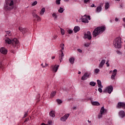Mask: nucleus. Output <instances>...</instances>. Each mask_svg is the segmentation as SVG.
Returning <instances> with one entry per match:
<instances>
[{
  "label": "nucleus",
  "mask_w": 125,
  "mask_h": 125,
  "mask_svg": "<svg viewBox=\"0 0 125 125\" xmlns=\"http://www.w3.org/2000/svg\"><path fill=\"white\" fill-rule=\"evenodd\" d=\"M69 61L70 63H71V64H73L75 62V58H70L69 59Z\"/></svg>",
  "instance_id": "393cba45"
},
{
  "label": "nucleus",
  "mask_w": 125,
  "mask_h": 125,
  "mask_svg": "<svg viewBox=\"0 0 125 125\" xmlns=\"http://www.w3.org/2000/svg\"><path fill=\"white\" fill-rule=\"evenodd\" d=\"M73 109H76V107H73Z\"/></svg>",
  "instance_id": "338daca9"
},
{
  "label": "nucleus",
  "mask_w": 125,
  "mask_h": 125,
  "mask_svg": "<svg viewBox=\"0 0 125 125\" xmlns=\"http://www.w3.org/2000/svg\"><path fill=\"white\" fill-rule=\"evenodd\" d=\"M115 21L116 22H118L119 21V19L117 18H116L115 19Z\"/></svg>",
  "instance_id": "5fc2aeb1"
},
{
  "label": "nucleus",
  "mask_w": 125,
  "mask_h": 125,
  "mask_svg": "<svg viewBox=\"0 0 125 125\" xmlns=\"http://www.w3.org/2000/svg\"><path fill=\"white\" fill-rule=\"evenodd\" d=\"M41 66H43V63H42Z\"/></svg>",
  "instance_id": "69168bd1"
},
{
  "label": "nucleus",
  "mask_w": 125,
  "mask_h": 125,
  "mask_svg": "<svg viewBox=\"0 0 125 125\" xmlns=\"http://www.w3.org/2000/svg\"><path fill=\"white\" fill-rule=\"evenodd\" d=\"M49 115L52 118H54L55 117V111L51 110L49 113Z\"/></svg>",
  "instance_id": "a211bd4d"
},
{
  "label": "nucleus",
  "mask_w": 125,
  "mask_h": 125,
  "mask_svg": "<svg viewBox=\"0 0 125 125\" xmlns=\"http://www.w3.org/2000/svg\"><path fill=\"white\" fill-rule=\"evenodd\" d=\"M44 12H45V8L44 7H43L42 8L40 14L41 16L43 15V14H44Z\"/></svg>",
  "instance_id": "6ab92c4d"
},
{
  "label": "nucleus",
  "mask_w": 125,
  "mask_h": 125,
  "mask_svg": "<svg viewBox=\"0 0 125 125\" xmlns=\"http://www.w3.org/2000/svg\"><path fill=\"white\" fill-rule=\"evenodd\" d=\"M115 77L114 75H111V79H112V80H114V79H115Z\"/></svg>",
  "instance_id": "603ef678"
},
{
  "label": "nucleus",
  "mask_w": 125,
  "mask_h": 125,
  "mask_svg": "<svg viewBox=\"0 0 125 125\" xmlns=\"http://www.w3.org/2000/svg\"><path fill=\"white\" fill-rule=\"evenodd\" d=\"M33 18L37 19V21H41V17L38 15H36Z\"/></svg>",
  "instance_id": "a878e982"
},
{
  "label": "nucleus",
  "mask_w": 125,
  "mask_h": 125,
  "mask_svg": "<svg viewBox=\"0 0 125 125\" xmlns=\"http://www.w3.org/2000/svg\"><path fill=\"white\" fill-rule=\"evenodd\" d=\"M113 45L115 48H121L122 47V38L117 37L113 41Z\"/></svg>",
  "instance_id": "20e7f679"
},
{
  "label": "nucleus",
  "mask_w": 125,
  "mask_h": 125,
  "mask_svg": "<svg viewBox=\"0 0 125 125\" xmlns=\"http://www.w3.org/2000/svg\"><path fill=\"white\" fill-rule=\"evenodd\" d=\"M102 116H103V113H99L98 115V119H101V118H102Z\"/></svg>",
  "instance_id": "72a5a7b5"
},
{
  "label": "nucleus",
  "mask_w": 125,
  "mask_h": 125,
  "mask_svg": "<svg viewBox=\"0 0 125 125\" xmlns=\"http://www.w3.org/2000/svg\"><path fill=\"white\" fill-rule=\"evenodd\" d=\"M6 34L5 35V37H10L12 35L10 31H6Z\"/></svg>",
  "instance_id": "bb28decb"
},
{
  "label": "nucleus",
  "mask_w": 125,
  "mask_h": 125,
  "mask_svg": "<svg viewBox=\"0 0 125 125\" xmlns=\"http://www.w3.org/2000/svg\"><path fill=\"white\" fill-rule=\"evenodd\" d=\"M60 1H61V0H56V2L57 4H60Z\"/></svg>",
  "instance_id": "a19ab883"
},
{
  "label": "nucleus",
  "mask_w": 125,
  "mask_h": 125,
  "mask_svg": "<svg viewBox=\"0 0 125 125\" xmlns=\"http://www.w3.org/2000/svg\"><path fill=\"white\" fill-rule=\"evenodd\" d=\"M82 22L83 23H88V20L86 19L85 16L82 18Z\"/></svg>",
  "instance_id": "aec40b11"
},
{
  "label": "nucleus",
  "mask_w": 125,
  "mask_h": 125,
  "mask_svg": "<svg viewBox=\"0 0 125 125\" xmlns=\"http://www.w3.org/2000/svg\"><path fill=\"white\" fill-rule=\"evenodd\" d=\"M106 67H109L110 64H109V61L106 62Z\"/></svg>",
  "instance_id": "c03bdc74"
},
{
  "label": "nucleus",
  "mask_w": 125,
  "mask_h": 125,
  "mask_svg": "<svg viewBox=\"0 0 125 125\" xmlns=\"http://www.w3.org/2000/svg\"><path fill=\"white\" fill-rule=\"evenodd\" d=\"M77 51H78V52H79L80 53H82V52H83V50H81V49H77Z\"/></svg>",
  "instance_id": "de8ad7c7"
},
{
  "label": "nucleus",
  "mask_w": 125,
  "mask_h": 125,
  "mask_svg": "<svg viewBox=\"0 0 125 125\" xmlns=\"http://www.w3.org/2000/svg\"><path fill=\"white\" fill-rule=\"evenodd\" d=\"M2 66V65L1 64H0V68H1Z\"/></svg>",
  "instance_id": "0e129e2a"
},
{
  "label": "nucleus",
  "mask_w": 125,
  "mask_h": 125,
  "mask_svg": "<svg viewBox=\"0 0 125 125\" xmlns=\"http://www.w3.org/2000/svg\"><path fill=\"white\" fill-rule=\"evenodd\" d=\"M57 39V36H53L52 40H56Z\"/></svg>",
  "instance_id": "49530a36"
},
{
  "label": "nucleus",
  "mask_w": 125,
  "mask_h": 125,
  "mask_svg": "<svg viewBox=\"0 0 125 125\" xmlns=\"http://www.w3.org/2000/svg\"><path fill=\"white\" fill-rule=\"evenodd\" d=\"M53 17H54V20H56L57 19V15H56V14L53 13L52 14Z\"/></svg>",
  "instance_id": "f704fd0d"
},
{
  "label": "nucleus",
  "mask_w": 125,
  "mask_h": 125,
  "mask_svg": "<svg viewBox=\"0 0 125 125\" xmlns=\"http://www.w3.org/2000/svg\"><path fill=\"white\" fill-rule=\"evenodd\" d=\"M70 114H66L63 117L61 118V121H62V122H66Z\"/></svg>",
  "instance_id": "6e6552de"
},
{
  "label": "nucleus",
  "mask_w": 125,
  "mask_h": 125,
  "mask_svg": "<svg viewBox=\"0 0 125 125\" xmlns=\"http://www.w3.org/2000/svg\"><path fill=\"white\" fill-rule=\"evenodd\" d=\"M64 47V44H60V47L61 48H62V47Z\"/></svg>",
  "instance_id": "864d4df0"
},
{
  "label": "nucleus",
  "mask_w": 125,
  "mask_h": 125,
  "mask_svg": "<svg viewBox=\"0 0 125 125\" xmlns=\"http://www.w3.org/2000/svg\"><path fill=\"white\" fill-rule=\"evenodd\" d=\"M119 116L120 117H121V118H125V111L121 110L119 112Z\"/></svg>",
  "instance_id": "dca6fc26"
},
{
  "label": "nucleus",
  "mask_w": 125,
  "mask_h": 125,
  "mask_svg": "<svg viewBox=\"0 0 125 125\" xmlns=\"http://www.w3.org/2000/svg\"><path fill=\"white\" fill-rule=\"evenodd\" d=\"M67 33H68V34H71L73 33V30H72L71 29H68L67 30Z\"/></svg>",
  "instance_id": "4c0bfd02"
},
{
  "label": "nucleus",
  "mask_w": 125,
  "mask_h": 125,
  "mask_svg": "<svg viewBox=\"0 0 125 125\" xmlns=\"http://www.w3.org/2000/svg\"><path fill=\"white\" fill-rule=\"evenodd\" d=\"M97 84L98 85V87H101V88H103V86L101 83V81L99 80H97Z\"/></svg>",
  "instance_id": "f3484780"
},
{
  "label": "nucleus",
  "mask_w": 125,
  "mask_h": 125,
  "mask_svg": "<svg viewBox=\"0 0 125 125\" xmlns=\"http://www.w3.org/2000/svg\"><path fill=\"white\" fill-rule=\"evenodd\" d=\"M112 91H113V86L111 85L108 86L103 91L104 93H106L107 92L109 94L112 93Z\"/></svg>",
  "instance_id": "39448f33"
},
{
  "label": "nucleus",
  "mask_w": 125,
  "mask_h": 125,
  "mask_svg": "<svg viewBox=\"0 0 125 125\" xmlns=\"http://www.w3.org/2000/svg\"><path fill=\"white\" fill-rule=\"evenodd\" d=\"M83 39H87L88 40H91V33L89 31H88L87 33L84 34Z\"/></svg>",
  "instance_id": "0eeeda50"
},
{
  "label": "nucleus",
  "mask_w": 125,
  "mask_h": 125,
  "mask_svg": "<svg viewBox=\"0 0 125 125\" xmlns=\"http://www.w3.org/2000/svg\"><path fill=\"white\" fill-rule=\"evenodd\" d=\"M92 105L94 106H100V104L98 102H92L91 103Z\"/></svg>",
  "instance_id": "4be33fe9"
},
{
  "label": "nucleus",
  "mask_w": 125,
  "mask_h": 125,
  "mask_svg": "<svg viewBox=\"0 0 125 125\" xmlns=\"http://www.w3.org/2000/svg\"><path fill=\"white\" fill-rule=\"evenodd\" d=\"M102 10V5H100V6L97 7L96 9V12L99 13V12H101Z\"/></svg>",
  "instance_id": "2eb2a0df"
},
{
  "label": "nucleus",
  "mask_w": 125,
  "mask_h": 125,
  "mask_svg": "<svg viewBox=\"0 0 125 125\" xmlns=\"http://www.w3.org/2000/svg\"><path fill=\"white\" fill-rule=\"evenodd\" d=\"M62 50H60L61 52H62L61 54L59 55V59L60 61V62H62L63 61V58L64 57V53L63 52L62 50H64V47H62L61 48Z\"/></svg>",
  "instance_id": "423d86ee"
},
{
  "label": "nucleus",
  "mask_w": 125,
  "mask_h": 125,
  "mask_svg": "<svg viewBox=\"0 0 125 125\" xmlns=\"http://www.w3.org/2000/svg\"><path fill=\"white\" fill-rule=\"evenodd\" d=\"M51 67L53 72H55V73H56V72H57V71H58V69L59 68V65H51Z\"/></svg>",
  "instance_id": "f8f14e48"
},
{
  "label": "nucleus",
  "mask_w": 125,
  "mask_h": 125,
  "mask_svg": "<svg viewBox=\"0 0 125 125\" xmlns=\"http://www.w3.org/2000/svg\"><path fill=\"white\" fill-rule=\"evenodd\" d=\"M84 46L86 47H88V46H89V43L85 44Z\"/></svg>",
  "instance_id": "09e8293b"
},
{
  "label": "nucleus",
  "mask_w": 125,
  "mask_h": 125,
  "mask_svg": "<svg viewBox=\"0 0 125 125\" xmlns=\"http://www.w3.org/2000/svg\"><path fill=\"white\" fill-rule=\"evenodd\" d=\"M55 59V56L52 57V59Z\"/></svg>",
  "instance_id": "bf43d9fd"
},
{
  "label": "nucleus",
  "mask_w": 125,
  "mask_h": 125,
  "mask_svg": "<svg viewBox=\"0 0 125 125\" xmlns=\"http://www.w3.org/2000/svg\"><path fill=\"white\" fill-rule=\"evenodd\" d=\"M56 101L58 104H61V103H62V100H61L58 99L56 100Z\"/></svg>",
  "instance_id": "58836bf2"
},
{
  "label": "nucleus",
  "mask_w": 125,
  "mask_h": 125,
  "mask_svg": "<svg viewBox=\"0 0 125 125\" xmlns=\"http://www.w3.org/2000/svg\"><path fill=\"white\" fill-rule=\"evenodd\" d=\"M98 91H99V92H100L101 93V92H102V89L101 87H99L98 88Z\"/></svg>",
  "instance_id": "37998d69"
},
{
  "label": "nucleus",
  "mask_w": 125,
  "mask_h": 125,
  "mask_svg": "<svg viewBox=\"0 0 125 125\" xmlns=\"http://www.w3.org/2000/svg\"><path fill=\"white\" fill-rule=\"evenodd\" d=\"M38 4V1H35L32 4V6H35V5H37Z\"/></svg>",
  "instance_id": "e433bc0d"
},
{
  "label": "nucleus",
  "mask_w": 125,
  "mask_h": 125,
  "mask_svg": "<svg viewBox=\"0 0 125 125\" xmlns=\"http://www.w3.org/2000/svg\"><path fill=\"white\" fill-rule=\"evenodd\" d=\"M105 27L101 26V27H98L95 28L93 32V36L94 37H97L98 35L100 34H102V33L105 31Z\"/></svg>",
  "instance_id": "7ed1b4c3"
},
{
  "label": "nucleus",
  "mask_w": 125,
  "mask_h": 125,
  "mask_svg": "<svg viewBox=\"0 0 125 125\" xmlns=\"http://www.w3.org/2000/svg\"><path fill=\"white\" fill-rule=\"evenodd\" d=\"M86 19H88V20H90V16H84Z\"/></svg>",
  "instance_id": "79ce46f5"
},
{
  "label": "nucleus",
  "mask_w": 125,
  "mask_h": 125,
  "mask_svg": "<svg viewBox=\"0 0 125 125\" xmlns=\"http://www.w3.org/2000/svg\"><path fill=\"white\" fill-rule=\"evenodd\" d=\"M117 69H114L113 70V72L112 73V76H114V77H116V76H117Z\"/></svg>",
  "instance_id": "2f4dec72"
},
{
  "label": "nucleus",
  "mask_w": 125,
  "mask_h": 125,
  "mask_svg": "<svg viewBox=\"0 0 125 125\" xmlns=\"http://www.w3.org/2000/svg\"><path fill=\"white\" fill-rule=\"evenodd\" d=\"M109 7H110V5L109 4L108 2H106L105 4V9H106V10H107V9H108L109 8Z\"/></svg>",
  "instance_id": "cd10ccee"
},
{
  "label": "nucleus",
  "mask_w": 125,
  "mask_h": 125,
  "mask_svg": "<svg viewBox=\"0 0 125 125\" xmlns=\"http://www.w3.org/2000/svg\"><path fill=\"white\" fill-rule=\"evenodd\" d=\"M56 91H52L51 95H50V97L51 98H53L56 95Z\"/></svg>",
  "instance_id": "412c9836"
},
{
  "label": "nucleus",
  "mask_w": 125,
  "mask_h": 125,
  "mask_svg": "<svg viewBox=\"0 0 125 125\" xmlns=\"http://www.w3.org/2000/svg\"><path fill=\"white\" fill-rule=\"evenodd\" d=\"M105 112H106V110H105V108H104V106H103L100 110V113L102 114H104Z\"/></svg>",
  "instance_id": "b1692460"
},
{
  "label": "nucleus",
  "mask_w": 125,
  "mask_h": 125,
  "mask_svg": "<svg viewBox=\"0 0 125 125\" xmlns=\"http://www.w3.org/2000/svg\"><path fill=\"white\" fill-rule=\"evenodd\" d=\"M5 39V41L6 43L8 44H11L12 47H13L15 49H17L18 48V46H19V41L16 38H14L13 39H10L9 38H7Z\"/></svg>",
  "instance_id": "f257e3e1"
},
{
  "label": "nucleus",
  "mask_w": 125,
  "mask_h": 125,
  "mask_svg": "<svg viewBox=\"0 0 125 125\" xmlns=\"http://www.w3.org/2000/svg\"><path fill=\"white\" fill-rule=\"evenodd\" d=\"M37 11L36 10H34L32 11V15L34 17L36 15H37V14L36 13V12Z\"/></svg>",
  "instance_id": "473e14b6"
},
{
  "label": "nucleus",
  "mask_w": 125,
  "mask_h": 125,
  "mask_svg": "<svg viewBox=\"0 0 125 125\" xmlns=\"http://www.w3.org/2000/svg\"><path fill=\"white\" fill-rule=\"evenodd\" d=\"M60 30L61 34L62 35V36H64L65 35V30L62 28H60Z\"/></svg>",
  "instance_id": "c756f323"
},
{
  "label": "nucleus",
  "mask_w": 125,
  "mask_h": 125,
  "mask_svg": "<svg viewBox=\"0 0 125 125\" xmlns=\"http://www.w3.org/2000/svg\"><path fill=\"white\" fill-rule=\"evenodd\" d=\"M117 108H118V109H121V108H123V109H125V103L119 102L118 103Z\"/></svg>",
  "instance_id": "9d476101"
},
{
  "label": "nucleus",
  "mask_w": 125,
  "mask_h": 125,
  "mask_svg": "<svg viewBox=\"0 0 125 125\" xmlns=\"http://www.w3.org/2000/svg\"><path fill=\"white\" fill-rule=\"evenodd\" d=\"M90 2V0H84V3H87Z\"/></svg>",
  "instance_id": "ea45409f"
},
{
  "label": "nucleus",
  "mask_w": 125,
  "mask_h": 125,
  "mask_svg": "<svg viewBox=\"0 0 125 125\" xmlns=\"http://www.w3.org/2000/svg\"><path fill=\"white\" fill-rule=\"evenodd\" d=\"M47 66H48V64L46 63L45 64V66H42V68H44V67H47Z\"/></svg>",
  "instance_id": "3c124183"
},
{
  "label": "nucleus",
  "mask_w": 125,
  "mask_h": 125,
  "mask_svg": "<svg viewBox=\"0 0 125 125\" xmlns=\"http://www.w3.org/2000/svg\"><path fill=\"white\" fill-rule=\"evenodd\" d=\"M0 52L3 54H6L7 53V50L4 47H1L0 49Z\"/></svg>",
  "instance_id": "ddd939ff"
},
{
  "label": "nucleus",
  "mask_w": 125,
  "mask_h": 125,
  "mask_svg": "<svg viewBox=\"0 0 125 125\" xmlns=\"http://www.w3.org/2000/svg\"><path fill=\"white\" fill-rule=\"evenodd\" d=\"M89 84L92 86H95V85H96V83L94 82H90Z\"/></svg>",
  "instance_id": "7c9ffc66"
},
{
  "label": "nucleus",
  "mask_w": 125,
  "mask_h": 125,
  "mask_svg": "<svg viewBox=\"0 0 125 125\" xmlns=\"http://www.w3.org/2000/svg\"><path fill=\"white\" fill-rule=\"evenodd\" d=\"M105 63H106V61L105 60H102L99 65V68H103V66H104Z\"/></svg>",
  "instance_id": "4468645a"
},
{
  "label": "nucleus",
  "mask_w": 125,
  "mask_h": 125,
  "mask_svg": "<svg viewBox=\"0 0 125 125\" xmlns=\"http://www.w3.org/2000/svg\"><path fill=\"white\" fill-rule=\"evenodd\" d=\"M116 1H120L121 0H115Z\"/></svg>",
  "instance_id": "e2e57ef3"
},
{
  "label": "nucleus",
  "mask_w": 125,
  "mask_h": 125,
  "mask_svg": "<svg viewBox=\"0 0 125 125\" xmlns=\"http://www.w3.org/2000/svg\"><path fill=\"white\" fill-rule=\"evenodd\" d=\"M99 72H100V70H99V69L96 68L95 69V73L96 74H98V73H99Z\"/></svg>",
  "instance_id": "c9c22d12"
},
{
  "label": "nucleus",
  "mask_w": 125,
  "mask_h": 125,
  "mask_svg": "<svg viewBox=\"0 0 125 125\" xmlns=\"http://www.w3.org/2000/svg\"><path fill=\"white\" fill-rule=\"evenodd\" d=\"M121 8H123V6L122 5H120Z\"/></svg>",
  "instance_id": "680f3d73"
},
{
  "label": "nucleus",
  "mask_w": 125,
  "mask_h": 125,
  "mask_svg": "<svg viewBox=\"0 0 125 125\" xmlns=\"http://www.w3.org/2000/svg\"><path fill=\"white\" fill-rule=\"evenodd\" d=\"M78 74H79V75H81V71H79V72H78Z\"/></svg>",
  "instance_id": "052dcab7"
},
{
  "label": "nucleus",
  "mask_w": 125,
  "mask_h": 125,
  "mask_svg": "<svg viewBox=\"0 0 125 125\" xmlns=\"http://www.w3.org/2000/svg\"><path fill=\"white\" fill-rule=\"evenodd\" d=\"M15 4H16V1L15 0H6L4 8L5 10H11V9L14 8Z\"/></svg>",
  "instance_id": "f03ea898"
},
{
  "label": "nucleus",
  "mask_w": 125,
  "mask_h": 125,
  "mask_svg": "<svg viewBox=\"0 0 125 125\" xmlns=\"http://www.w3.org/2000/svg\"><path fill=\"white\" fill-rule=\"evenodd\" d=\"M80 30L81 28L79 26H75L74 27V33H78Z\"/></svg>",
  "instance_id": "5701e85b"
},
{
  "label": "nucleus",
  "mask_w": 125,
  "mask_h": 125,
  "mask_svg": "<svg viewBox=\"0 0 125 125\" xmlns=\"http://www.w3.org/2000/svg\"><path fill=\"white\" fill-rule=\"evenodd\" d=\"M89 123H91V122H90V121H89Z\"/></svg>",
  "instance_id": "774afa93"
},
{
  "label": "nucleus",
  "mask_w": 125,
  "mask_h": 125,
  "mask_svg": "<svg viewBox=\"0 0 125 125\" xmlns=\"http://www.w3.org/2000/svg\"><path fill=\"white\" fill-rule=\"evenodd\" d=\"M19 29L20 31L22 32L23 35H24V34H26V33L28 32V29L23 28L22 27H19Z\"/></svg>",
  "instance_id": "9b49d317"
},
{
  "label": "nucleus",
  "mask_w": 125,
  "mask_h": 125,
  "mask_svg": "<svg viewBox=\"0 0 125 125\" xmlns=\"http://www.w3.org/2000/svg\"><path fill=\"white\" fill-rule=\"evenodd\" d=\"M64 1H65L66 2H68L69 1V0H63Z\"/></svg>",
  "instance_id": "13d9d810"
},
{
  "label": "nucleus",
  "mask_w": 125,
  "mask_h": 125,
  "mask_svg": "<svg viewBox=\"0 0 125 125\" xmlns=\"http://www.w3.org/2000/svg\"><path fill=\"white\" fill-rule=\"evenodd\" d=\"M48 125H51L52 124V122L49 121H48Z\"/></svg>",
  "instance_id": "8fccbe9b"
},
{
  "label": "nucleus",
  "mask_w": 125,
  "mask_h": 125,
  "mask_svg": "<svg viewBox=\"0 0 125 125\" xmlns=\"http://www.w3.org/2000/svg\"><path fill=\"white\" fill-rule=\"evenodd\" d=\"M95 6V5H94V4H92L91 6V7H94Z\"/></svg>",
  "instance_id": "4d7b16f0"
},
{
  "label": "nucleus",
  "mask_w": 125,
  "mask_h": 125,
  "mask_svg": "<svg viewBox=\"0 0 125 125\" xmlns=\"http://www.w3.org/2000/svg\"><path fill=\"white\" fill-rule=\"evenodd\" d=\"M27 116H28V112L25 113L23 118H26Z\"/></svg>",
  "instance_id": "a18cd8bd"
},
{
  "label": "nucleus",
  "mask_w": 125,
  "mask_h": 125,
  "mask_svg": "<svg viewBox=\"0 0 125 125\" xmlns=\"http://www.w3.org/2000/svg\"><path fill=\"white\" fill-rule=\"evenodd\" d=\"M63 11H64V9L60 7V9L58 10V12H59V13H63Z\"/></svg>",
  "instance_id": "c85d7f7f"
},
{
  "label": "nucleus",
  "mask_w": 125,
  "mask_h": 125,
  "mask_svg": "<svg viewBox=\"0 0 125 125\" xmlns=\"http://www.w3.org/2000/svg\"><path fill=\"white\" fill-rule=\"evenodd\" d=\"M28 121H29V118H27V119L24 121V123H27V122H28Z\"/></svg>",
  "instance_id": "6e6d98bb"
},
{
  "label": "nucleus",
  "mask_w": 125,
  "mask_h": 125,
  "mask_svg": "<svg viewBox=\"0 0 125 125\" xmlns=\"http://www.w3.org/2000/svg\"><path fill=\"white\" fill-rule=\"evenodd\" d=\"M90 75V74H89L87 72L85 73L81 78L82 80L85 81V80H87V78H89Z\"/></svg>",
  "instance_id": "1a4fd4ad"
}]
</instances>
